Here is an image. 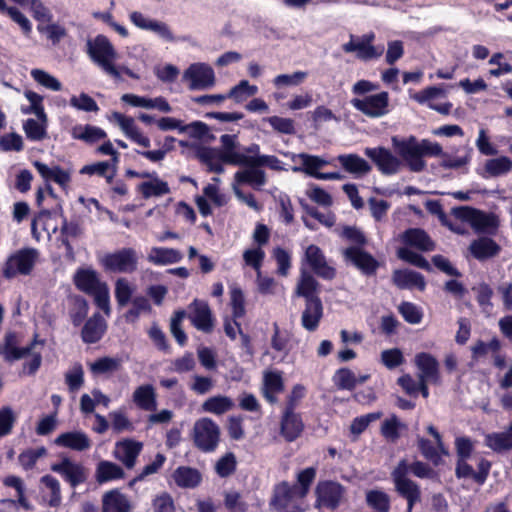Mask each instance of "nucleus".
Masks as SVG:
<instances>
[{
    "mask_svg": "<svg viewBox=\"0 0 512 512\" xmlns=\"http://www.w3.org/2000/svg\"><path fill=\"white\" fill-rule=\"evenodd\" d=\"M391 143L402 164L405 163L413 172H420L425 168L424 156H439L442 154V147L438 143L427 139L418 141L414 136L408 138L393 136Z\"/></svg>",
    "mask_w": 512,
    "mask_h": 512,
    "instance_id": "f257e3e1",
    "label": "nucleus"
},
{
    "mask_svg": "<svg viewBox=\"0 0 512 512\" xmlns=\"http://www.w3.org/2000/svg\"><path fill=\"white\" fill-rule=\"evenodd\" d=\"M18 337L13 332L6 333L4 347L0 348V356L7 362L25 359L23 372L34 374L42 362L43 342L35 339L28 346L19 347Z\"/></svg>",
    "mask_w": 512,
    "mask_h": 512,
    "instance_id": "f03ea898",
    "label": "nucleus"
},
{
    "mask_svg": "<svg viewBox=\"0 0 512 512\" xmlns=\"http://www.w3.org/2000/svg\"><path fill=\"white\" fill-rule=\"evenodd\" d=\"M28 102H32V107H22L21 112L25 115L34 114L37 119L29 118L23 123V130L26 137L31 141H42L47 137L48 118L43 106V97L32 91L24 92Z\"/></svg>",
    "mask_w": 512,
    "mask_h": 512,
    "instance_id": "7ed1b4c3",
    "label": "nucleus"
},
{
    "mask_svg": "<svg viewBox=\"0 0 512 512\" xmlns=\"http://www.w3.org/2000/svg\"><path fill=\"white\" fill-rule=\"evenodd\" d=\"M224 145V162L235 166H257V159L260 147L258 144H251L243 147L237 140L236 135L224 134L220 137Z\"/></svg>",
    "mask_w": 512,
    "mask_h": 512,
    "instance_id": "20e7f679",
    "label": "nucleus"
},
{
    "mask_svg": "<svg viewBox=\"0 0 512 512\" xmlns=\"http://www.w3.org/2000/svg\"><path fill=\"white\" fill-rule=\"evenodd\" d=\"M88 53L93 62L106 74L113 78H119V71L115 65L118 53L106 36L98 35L92 41H89Z\"/></svg>",
    "mask_w": 512,
    "mask_h": 512,
    "instance_id": "39448f33",
    "label": "nucleus"
},
{
    "mask_svg": "<svg viewBox=\"0 0 512 512\" xmlns=\"http://www.w3.org/2000/svg\"><path fill=\"white\" fill-rule=\"evenodd\" d=\"M291 161L295 164L294 172H303L318 180H342L344 176L340 172H320L330 162L318 155L308 153L291 154Z\"/></svg>",
    "mask_w": 512,
    "mask_h": 512,
    "instance_id": "423d86ee",
    "label": "nucleus"
},
{
    "mask_svg": "<svg viewBox=\"0 0 512 512\" xmlns=\"http://www.w3.org/2000/svg\"><path fill=\"white\" fill-rule=\"evenodd\" d=\"M457 220L468 223L478 233H494L498 226V218L492 213H486L471 207L454 209Z\"/></svg>",
    "mask_w": 512,
    "mask_h": 512,
    "instance_id": "0eeeda50",
    "label": "nucleus"
},
{
    "mask_svg": "<svg viewBox=\"0 0 512 512\" xmlns=\"http://www.w3.org/2000/svg\"><path fill=\"white\" fill-rule=\"evenodd\" d=\"M192 436L197 448L204 452H212L220 440V428L210 418L198 419L193 426Z\"/></svg>",
    "mask_w": 512,
    "mask_h": 512,
    "instance_id": "6e6552de",
    "label": "nucleus"
},
{
    "mask_svg": "<svg viewBox=\"0 0 512 512\" xmlns=\"http://www.w3.org/2000/svg\"><path fill=\"white\" fill-rule=\"evenodd\" d=\"M409 463L401 460L392 472V479L396 491L403 496L408 503V512H411L413 505L420 500L419 486L408 478Z\"/></svg>",
    "mask_w": 512,
    "mask_h": 512,
    "instance_id": "1a4fd4ad",
    "label": "nucleus"
},
{
    "mask_svg": "<svg viewBox=\"0 0 512 512\" xmlns=\"http://www.w3.org/2000/svg\"><path fill=\"white\" fill-rule=\"evenodd\" d=\"M350 103L357 111L370 118L383 117L390 111V97L385 91L364 97H354Z\"/></svg>",
    "mask_w": 512,
    "mask_h": 512,
    "instance_id": "9d476101",
    "label": "nucleus"
},
{
    "mask_svg": "<svg viewBox=\"0 0 512 512\" xmlns=\"http://www.w3.org/2000/svg\"><path fill=\"white\" fill-rule=\"evenodd\" d=\"M101 266L114 273H131L136 270L138 257L132 248H123L100 257Z\"/></svg>",
    "mask_w": 512,
    "mask_h": 512,
    "instance_id": "9b49d317",
    "label": "nucleus"
},
{
    "mask_svg": "<svg viewBox=\"0 0 512 512\" xmlns=\"http://www.w3.org/2000/svg\"><path fill=\"white\" fill-rule=\"evenodd\" d=\"M414 363L418 370V379L422 382V396L427 398L428 384L440 383L439 363L433 355L426 352L416 354Z\"/></svg>",
    "mask_w": 512,
    "mask_h": 512,
    "instance_id": "f8f14e48",
    "label": "nucleus"
},
{
    "mask_svg": "<svg viewBox=\"0 0 512 512\" xmlns=\"http://www.w3.org/2000/svg\"><path fill=\"white\" fill-rule=\"evenodd\" d=\"M183 81L188 83L190 90H206L215 85L216 78L214 70L210 65L197 62L189 65L184 71Z\"/></svg>",
    "mask_w": 512,
    "mask_h": 512,
    "instance_id": "ddd939ff",
    "label": "nucleus"
},
{
    "mask_svg": "<svg viewBox=\"0 0 512 512\" xmlns=\"http://www.w3.org/2000/svg\"><path fill=\"white\" fill-rule=\"evenodd\" d=\"M37 258L35 249H22L12 254L4 264L3 276L13 278L17 275H27L31 272Z\"/></svg>",
    "mask_w": 512,
    "mask_h": 512,
    "instance_id": "4468645a",
    "label": "nucleus"
},
{
    "mask_svg": "<svg viewBox=\"0 0 512 512\" xmlns=\"http://www.w3.org/2000/svg\"><path fill=\"white\" fill-rule=\"evenodd\" d=\"M108 120L116 124L122 133L135 144L143 148H149L151 146L150 138L143 133L131 116L124 115L120 112H112L108 116Z\"/></svg>",
    "mask_w": 512,
    "mask_h": 512,
    "instance_id": "2eb2a0df",
    "label": "nucleus"
},
{
    "mask_svg": "<svg viewBox=\"0 0 512 512\" xmlns=\"http://www.w3.org/2000/svg\"><path fill=\"white\" fill-rule=\"evenodd\" d=\"M51 470L59 474L73 488L84 483L88 477V472L82 464L66 456L53 463Z\"/></svg>",
    "mask_w": 512,
    "mask_h": 512,
    "instance_id": "dca6fc26",
    "label": "nucleus"
},
{
    "mask_svg": "<svg viewBox=\"0 0 512 512\" xmlns=\"http://www.w3.org/2000/svg\"><path fill=\"white\" fill-rule=\"evenodd\" d=\"M364 153L384 175H394L402 168V161L385 147L365 148Z\"/></svg>",
    "mask_w": 512,
    "mask_h": 512,
    "instance_id": "f3484780",
    "label": "nucleus"
},
{
    "mask_svg": "<svg viewBox=\"0 0 512 512\" xmlns=\"http://www.w3.org/2000/svg\"><path fill=\"white\" fill-rule=\"evenodd\" d=\"M33 166L46 183V189L52 195L53 190L50 182L58 184L63 190H67L71 182V173L59 165L49 166L41 161H34Z\"/></svg>",
    "mask_w": 512,
    "mask_h": 512,
    "instance_id": "a211bd4d",
    "label": "nucleus"
},
{
    "mask_svg": "<svg viewBox=\"0 0 512 512\" xmlns=\"http://www.w3.org/2000/svg\"><path fill=\"white\" fill-rule=\"evenodd\" d=\"M318 507H326L334 509L342 502L345 489L342 485L333 481H323L318 483L316 487Z\"/></svg>",
    "mask_w": 512,
    "mask_h": 512,
    "instance_id": "6ab92c4d",
    "label": "nucleus"
},
{
    "mask_svg": "<svg viewBox=\"0 0 512 512\" xmlns=\"http://www.w3.org/2000/svg\"><path fill=\"white\" fill-rule=\"evenodd\" d=\"M136 191L143 199L161 198L171 193L167 181L161 179L157 172H149L143 181L136 185Z\"/></svg>",
    "mask_w": 512,
    "mask_h": 512,
    "instance_id": "aec40b11",
    "label": "nucleus"
},
{
    "mask_svg": "<svg viewBox=\"0 0 512 512\" xmlns=\"http://www.w3.org/2000/svg\"><path fill=\"white\" fill-rule=\"evenodd\" d=\"M512 170V159L507 156L489 158L477 168V173L484 179L507 175Z\"/></svg>",
    "mask_w": 512,
    "mask_h": 512,
    "instance_id": "412c9836",
    "label": "nucleus"
},
{
    "mask_svg": "<svg viewBox=\"0 0 512 512\" xmlns=\"http://www.w3.org/2000/svg\"><path fill=\"white\" fill-rule=\"evenodd\" d=\"M189 319L201 331L209 332L213 327V319L208 304L195 300L188 308Z\"/></svg>",
    "mask_w": 512,
    "mask_h": 512,
    "instance_id": "4be33fe9",
    "label": "nucleus"
},
{
    "mask_svg": "<svg viewBox=\"0 0 512 512\" xmlns=\"http://www.w3.org/2000/svg\"><path fill=\"white\" fill-rule=\"evenodd\" d=\"M40 493L43 504L58 508L62 503L60 482L51 475H44L40 479Z\"/></svg>",
    "mask_w": 512,
    "mask_h": 512,
    "instance_id": "5701e85b",
    "label": "nucleus"
},
{
    "mask_svg": "<svg viewBox=\"0 0 512 512\" xmlns=\"http://www.w3.org/2000/svg\"><path fill=\"white\" fill-rule=\"evenodd\" d=\"M305 260L318 276L325 279H332L335 276V270L326 263L322 251L316 245H309L306 248Z\"/></svg>",
    "mask_w": 512,
    "mask_h": 512,
    "instance_id": "b1692460",
    "label": "nucleus"
},
{
    "mask_svg": "<svg viewBox=\"0 0 512 512\" xmlns=\"http://www.w3.org/2000/svg\"><path fill=\"white\" fill-rule=\"evenodd\" d=\"M142 450V444L133 440H123L116 443L113 455L128 469L135 466L136 459Z\"/></svg>",
    "mask_w": 512,
    "mask_h": 512,
    "instance_id": "393cba45",
    "label": "nucleus"
},
{
    "mask_svg": "<svg viewBox=\"0 0 512 512\" xmlns=\"http://www.w3.org/2000/svg\"><path fill=\"white\" fill-rule=\"evenodd\" d=\"M346 53L355 52L356 56L364 61L379 58L383 52V46L367 45L358 37L351 36L350 41L342 46Z\"/></svg>",
    "mask_w": 512,
    "mask_h": 512,
    "instance_id": "a878e982",
    "label": "nucleus"
},
{
    "mask_svg": "<svg viewBox=\"0 0 512 512\" xmlns=\"http://www.w3.org/2000/svg\"><path fill=\"white\" fill-rule=\"evenodd\" d=\"M250 166L239 170L234 174L233 185L241 186L247 184L253 189L260 190L266 184V174L259 168Z\"/></svg>",
    "mask_w": 512,
    "mask_h": 512,
    "instance_id": "bb28decb",
    "label": "nucleus"
},
{
    "mask_svg": "<svg viewBox=\"0 0 512 512\" xmlns=\"http://www.w3.org/2000/svg\"><path fill=\"white\" fill-rule=\"evenodd\" d=\"M54 443L59 447L74 451H85L91 447V441L82 431H70L58 435Z\"/></svg>",
    "mask_w": 512,
    "mask_h": 512,
    "instance_id": "cd10ccee",
    "label": "nucleus"
},
{
    "mask_svg": "<svg viewBox=\"0 0 512 512\" xmlns=\"http://www.w3.org/2000/svg\"><path fill=\"white\" fill-rule=\"evenodd\" d=\"M323 316V306L319 298L306 301L305 309L301 315V324L307 331H315Z\"/></svg>",
    "mask_w": 512,
    "mask_h": 512,
    "instance_id": "c85d7f7f",
    "label": "nucleus"
},
{
    "mask_svg": "<svg viewBox=\"0 0 512 512\" xmlns=\"http://www.w3.org/2000/svg\"><path fill=\"white\" fill-rule=\"evenodd\" d=\"M336 159L346 172L357 178L362 177L371 171L370 164L357 154H341L337 156Z\"/></svg>",
    "mask_w": 512,
    "mask_h": 512,
    "instance_id": "c756f323",
    "label": "nucleus"
},
{
    "mask_svg": "<svg viewBox=\"0 0 512 512\" xmlns=\"http://www.w3.org/2000/svg\"><path fill=\"white\" fill-rule=\"evenodd\" d=\"M344 255L348 261L366 274L373 273L377 268V261L358 247L346 249Z\"/></svg>",
    "mask_w": 512,
    "mask_h": 512,
    "instance_id": "7c9ffc66",
    "label": "nucleus"
},
{
    "mask_svg": "<svg viewBox=\"0 0 512 512\" xmlns=\"http://www.w3.org/2000/svg\"><path fill=\"white\" fill-rule=\"evenodd\" d=\"M224 145L220 149L204 147L198 150L197 157L204 163L208 170L215 173H223L224 167Z\"/></svg>",
    "mask_w": 512,
    "mask_h": 512,
    "instance_id": "2f4dec72",
    "label": "nucleus"
},
{
    "mask_svg": "<svg viewBox=\"0 0 512 512\" xmlns=\"http://www.w3.org/2000/svg\"><path fill=\"white\" fill-rule=\"evenodd\" d=\"M484 444L496 453L512 450V423L505 431L485 434Z\"/></svg>",
    "mask_w": 512,
    "mask_h": 512,
    "instance_id": "473e14b6",
    "label": "nucleus"
},
{
    "mask_svg": "<svg viewBox=\"0 0 512 512\" xmlns=\"http://www.w3.org/2000/svg\"><path fill=\"white\" fill-rule=\"evenodd\" d=\"M181 251L167 247H152L147 254V260L158 266L178 263L182 260Z\"/></svg>",
    "mask_w": 512,
    "mask_h": 512,
    "instance_id": "72a5a7b5",
    "label": "nucleus"
},
{
    "mask_svg": "<svg viewBox=\"0 0 512 512\" xmlns=\"http://www.w3.org/2000/svg\"><path fill=\"white\" fill-rule=\"evenodd\" d=\"M472 256L480 261L495 257L500 252V246L491 238L481 237L469 246Z\"/></svg>",
    "mask_w": 512,
    "mask_h": 512,
    "instance_id": "f704fd0d",
    "label": "nucleus"
},
{
    "mask_svg": "<svg viewBox=\"0 0 512 512\" xmlns=\"http://www.w3.org/2000/svg\"><path fill=\"white\" fill-rule=\"evenodd\" d=\"M75 286L86 294H91L94 290L100 287L104 282H101L98 273L92 268H80L74 275Z\"/></svg>",
    "mask_w": 512,
    "mask_h": 512,
    "instance_id": "c9c22d12",
    "label": "nucleus"
},
{
    "mask_svg": "<svg viewBox=\"0 0 512 512\" xmlns=\"http://www.w3.org/2000/svg\"><path fill=\"white\" fill-rule=\"evenodd\" d=\"M284 389L282 374L279 371H266L263 375V395L270 402L277 401L276 395Z\"/></svg>",
    "mask_w": 512,
    "mask_h": 512,
    "instance_id": "e433bc0d",
    "label": "nucleus"
},
{
    "mask_svg": "<svg viewBox=\"0 0 512 512\" xmlns=\"http://www.w3.org/2000/svg\"><path fill=\"white\" fill-rule=\"evenodd\" d=\"M369 379V375L357 376L349 368H340L333 375L334 385L342 390H353L358 384H362Z\"/></svg>",
    "mask_w": 512,
    "mask_h": 512,
    "instance_id": "4c0bfd02",
    "label": "nucleus"
},
{
    "mask_svg": "<svg viewBox=\"0 0 512 512\" xmlns=\"http://www.w3.org/2000/svg\"><path fill=\"white\" fill-rule=\"evenodd\" d=\"M393 281L396 286L401 289H413L424 290L425 280L423 276L415 271L404 269L397 270L393 274Z\"/></svg>",
    "mask_w": 512,
    "mask_h": 512,
    "instance_id": "58836bf2",
    "label": "nucleus"
},
{
    "mask_svg": "<svg viewBox=\"0 0 512 512\" xmlns=\"http://www.w3.org/2000/svg\"><path fill=\"white\" fill-rule=\"evenodd\" d=\"M402 242L421 251H431L434 243L425 231L417 228L409 229L401 235Z\"/></svg>",
    "mask_w": 512,
    "mask_h": 512,
    "instance_id": "ea45409f",
    "label": "nucleus"
},
{
    "mask_svg": "<svg viewBox=\"0 0 512 512\" xmlns=\"http://www.w3.org/2000/svg\"><path fill=\"white\" fill-rule=\"evenodd\" d=\"M133 402L142 410L154 411L157 407L155 389L150 384L141 385L133 392Z\"/></svg>",
    "mask_w": 512,
    "mask_h": 512,
    "instance_id": "a19ab883",
    "label": "nucleus"
},
{
    "mask_svg": "<svg viewBox=\"0 0 512 512\" xmlns=\"http://www.w3.org/2000/svg\"><path fill=\"white\" fill-rule=\"evenodd\" d=\"M303 424L298 414L293 410L286 409L282 422L281 431L283 436L288 441L295 440L302 432Z\"/></svg>",
    "mask_w": 512,
    "mask_h": 512,
    "instance_id": "79ce46f5",
    "label": "nucleus"
},
{
    "mask_svg": "<svg viewBox=\"0 0 512 512\" xmlns=\"http://www.w3.org/2000/svg\"><path fill=\"white\" fill-rule=\"evenodd\" d=\"M106 330V322L99 314L93 315L82 329V339L86 343L97 342Z\"/></svg>",
    "mask_w": 512,
    "mask_h": 512,
    "instance_id": "37998d69",
    "label": "nucleus"
},
{
    "mask_svg": "<svg viewBox=\"0 0 512 512\" xmlns=\"http://www.w3.org/2000/svg\"><path fill=\"white\" fill-rule=\"evenodd\" d=\"M124 475V470L119 465L106 460L100 461L95 471L96 481L100 484L122 479Z\"/></svg>",
    "mask_w": 512,
    "mask_h": 512,
    "instance_id": "c03bdc74",
    "label": "nucleus"
},
{
    "mask_svg": "<svg viewBox=\"0 0 512 512\" xmlns=\"http://www.w3.org/2000/svg\"><path fill=\"white\" fill-rule=\"evenodd\" d=\"M175 483L182 488H194L201 482V474L197 469L181 466L173 473Z\"/></svg>",
    "mask_w": 512,
    "mask_h": 512,
    "instance_id": "a18cd8bd",
    "label": "nucleus"
},
{
    "mask_svg": "<svg viewBox=\"0 0 512 512\" xmlns=\"http://www.w3.org/2000/svg\"><path fill=\"white\" fill-rule=\"evenodd\" d=\"M71 134L74 139H80L88 143H95L107 137L103 129L91 125H77L73 127Z\"/></svg>",
    "mask_w": 512,
    "mask_h": 512,
    "instance_id": "49530a36",
    "label": "nucleus"
},
{
    "mask_svg": "<svg viewBox=\"0 0 512 512\" xmlns=\"http://www.w3.org/2000/svg\"><path fill=\"white\" fill-rule=\"evenodd\" d=\"M130 503L128 499L118 491H111L103 498V512H128Z\"/></svg>",
    "mask_w": 512,
    "mask_h": 512,
    "instance_id": "de8ad7c7",
    "label": "nucleus"
},
{
    "mask_svg": "<svg viewBox=\"0 0 512 512\" xmlns=\"http://www.w3.org/2000/svg\"><path fill=\"white\" fill-rule=\"evenodd\" d=\"M234 407V402L231 398L223 395H217L208 398L202 404V409L205 412L215 415H221L230 411Z\"/></svg>",
    "mask_w": 512,
    "mask_h": 512,
    "instance_id": "09e8293b",
    "label": "nucleus"
},
{
    "mask_svg": "<svg viewBox=\"0 0 512 512\" xmlns=\"http://www.w3.org/2000/svg\"><path fill=\"white\" fill-rule=\"evenodd\" d=\"M258 91L259 90L256 85L250 84L248 80H241L229 90L227 99H232L235 103L240 104L249 97L255 96Z\"/></svg>",
    "mask_w": 512,
    "mask_h": 512,
    "instance_id": "8fccbe9b",
    "label": "nucleus"
},
{
    "mask_svg": "<svg viewBox=\"0 0 512 512\" xmlns=\"http://www.w3.org/2000/svg\"><path fill=\"white\" fill-rule=\"evenodd\" d=\"M65 383L70 392L79 391L84 385V370L80 363H74L64 374Z\"/></svg>",
    "mask_w": 512,
    "mask_h": 512,
    "instance_id": "3c124183",
    "label": "nucleus"
},
{
    "mask_svg": "<svg viewBox=\"0 0 512 512\" xmlns=\"http://www.w3.org/2000/svg\"><path fill=\"white\" fill-rule=\"evenodd\" d=\"M271 347L284 356H287L291 349V333L287 330H280L277 324H274V333L271 337Z\"/></svg>",
    "mask_w": 512,
    "mask_h": 512,
    "instance_id": "603ef678",
    "label": "nucleus"
},
{
    "mask_svg": "<svg viewBox=\"0 0 512 512\" xmlns=\"http://www.w3.org/2000/svg\"><path fill=\"white\" fill-rule=\"evenodd\" d=\"M80 173L87 175L97 174L105 177L107 182L111 183L116 173V167H114L109 161H103L84 166L80 170Z\"/></svg>",
    "mask_w": 512,
    "mask_h": 512,
    "instance_id": "864d4df0",
    "label": "nucleus"
},
{
    "mask_svg": "<svg viewBox=\"0 0 512 512\" xmlns=\"http://www.w3.org/2000/svg\"><path fill=\"white\" fill-rule=\"evenodd\" d=\"M366 502L371 508L379 512H388L390 508V498L382 490L374 489L367 491Z\"/></svg>",
    "mask_w": 512,
    "mask_h": 512,
    "instance_id": "5fc2aeb1",
    "label": "nucleus"
},
{
    "mask_svg": "<svg viewBox=\"0 0 512 512\" xmlns=\"http://www.w3.org/2000/svg\"><path fill=\"white\" fill-rule=\"evenodd\" d=\"M30 75L36 83L49 90L60 91L62 89L61 82L45 70L35 68L31 70Z\"/></svg>",
    "mask_w": 512,
    "mask_h": 512,
    "instance_id": "6e6d98bb",
    "label": "nucleus"
},
{
    "mask_svg": "<svg viewBox=\"0 0 512 512\" xmlns=\"http://www.w3.org/2000/svg\"><path fill=\"white\" fill-rule=\"evenodd\" d=\"M317 281L302 269L301 277L296 287V294L306 298V301L315 298L314 293L317 289Z\"/></svg>",
    "mask_w": 512,
    "mask_h": 512,
    "instance_id": "4d7b16f0",
    "label": "nucleus"
},
{
    "mask_svg": "<svg viewBox=\"0 0 512 512\" xmlns=\"http://www.w3.org/2000/svg\"><path fill=\"white\" fill-rule=\"evenodd\" d=\"M135 289V285L130 283L127 279H118L115 283V298L118 305L121 307L127 305L131 300Z\"/></svg>",
    "mask_w": 512,
    "mask_h": 512,
    "instance_id": "13d9d810",
    "label": "nucleus"
},
{
    "mask_svg": "<svg viewBox=\"0 0 512 512\" xmlns=\"http://www.w3.org/2000/svg\"><path fill=\"white\" fill-rule=\"evenodd\" d=\"M37 30L39 33L44 34L54 45L58 44L66 35V29L60 24L53 22V20L46 24H38Z\"/></svg>",
    "mask_w": 512,
    "mask_h": 512,
    "instance_id": "bf43d9fd",
    "label": "nucleus"
},
{
    "mask_svg": "<svg viewBox=\"0 0 512 512\" xmlns=\"http://www.w3.org/2000/svg\"><path fill=\"white\" fill-rule=\"evenodd\" d=\"M265 259V252L261 247H251L243 252V260L246 266L253 268L256 274L262 272L261 267Z\"/></svg>",
    "mask_w": 512,
    "mask_h": 512,
    "instance_id": "052dcab7",
    "label": "nucleus"
},
{
    "mask_svg": "<svg viewBox=\"0 0 512 512\" xmlns=\"http://www.w3.org/2000/svg\"><path fill=\"white\" fill-rule=\"evenodd\" d=\"M46 454L47 449L43 446L27 449L19 455V463L25 470H29L36 465L40 458L45 457Z\"/></svg>",
    "mask_w": 512,
    "mask_h": 512,
    "instance_id": "680f3d73",
    "label": "nucleus"
},
{
    "mask_svg": "<svg viewBox=\"0 0 512 512\" xmlns=\"http://www.w3.org/2000/svg\"><path fill=\"white\" fill-rule=\"evenodd\" d=\"M230 304L232 307L233 317L241 318L245 315V297L242 289L237 285L230 287Z\"/></svg>",
    "mask_w": 512,
    "mask_h": 512,
    "instance_id": "e2e57ef3",
    "label": "nucleus"
},
{
    "mask_svg": "<svg viewBox=\"0 0 512 512\" xmlns=\"http://www.w3.org/2000/svg\"><path fill=\"white\" fill-rule=\"evenodd\" d=\"M307 72L296 71L292 74H279L273 79L276 88L298 86L307 78Z\"/></svg>",
    "mask_w": 512,
    "mask_h": 512,
    "instance_id": "0e129e2a",
    "label": "nucleus"
},
{
    "mask_svg": "<svg viewBox=\"0 0 512 512\" xmlns=\"http://www.w3.org/2000/svg\"><path fill=\"white\" fill-rule=\"evenodd\" d=\"M27 6H29L33 18L39 22V24L51 22L53 20V14L50 9L41 0H29Z\"/></svg>",
    "mask_w": 512,
    "mask_h": 512,
    "instance_id": "69168bd1",
    "label": "nucleus"
},
{
    "mask_svg": "<svg viewBox=\"0 0 512 512\" xmlns=\"http://www.w3.org/2000/svg\"><path fill=\"white\" fill-rule=\"evenodd\" d=\"M120 366V361L116 358L103 357L89 363V368L93 374L100 375L116 371Z\"/></svg>",
    "mask_w": 512,
    "mask_h": 512,
    "instance_id": "338daca9",
    "label": "nucleus"
},
{
    "mask_svg": "<svg viewBox=\"0 0 512 512\" xmlns=\"http://www.w3.org/2000/svg\"><path fill=\"white\" fill-rule=\"evenodd\" d=\"M70 105L77 110L85 112H97L99 110L96 101L86 93L72 96L70 98Z\"/></svg>",
    "mask_w": 512,
    "mask_h": 512,
    "instance_id": "774afa93",
    "label": "nucleus"
}]
</instances>
